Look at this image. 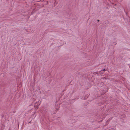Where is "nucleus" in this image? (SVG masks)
Here are the masks:
<instances>
[{
    "instance_id": "f257e3e1",
    "label": "nucleus",
    "mask_w": 130,
    "mask_h": 130,
    "mask_svg": "<svg viewBox=\"0 0 130 130\" xmlns=\"http://www.w3.org/2000/svg\"><path fill=\"white\" fill-rule=\"evenodd\" d=\"M89 95L88 94L86 96H85V98H84V99H83L84 100H86L87 98H88V96H89Z\"/></svg>"
},
{
    "instance_id": "f03ea898",
    "label": "nucleus",
    "mask_w": 130,
    "mask_h": 130,
    "mask_svg": "<svg viewBox=\"0 0 130 130\" xmlns=\"http://www.w3.org/2000/svg\"><path fill=\"white\" fill-rule=\"evenodd\" d=\"M100 72V74H103L104 73V72L102 71V70H101V71Z\"/></svg>"
},
{
    "instance_id": "7ed1b4c3",
    "label": "nucleus",
    "mask_w": 130,
    "mask_h": 130,
    "mask_svg": "<svg viewBox=\"0 0 130 130\" xmlns=\"http://www.w3.org/2000/svg\"><path fill=\"white\" fill-rule=\"evenodd\" d=\"M124 12H125V13H126V16H128V13L127 12H126L125 10V9H124Z\"/></svg>"
},
{
    "instance_id": "20e7f679",
    "label": "nucleus",
    "mask_w": 130,
    "mask_h": 130,
    "mask_svg": "<svg viewBox=\"0 0 130 130\" xmlns=\"http://www.w3.org/2000/svg\"><path fill=\"white\" fill-rule=\"evenodd\" d=\"M106 71V70L105 69H103L102 70V71H103V72H104L105 71Z\"/></svg>"
},
{
    "instance_id": "39448f33",
    "label": "nucleus",
    "mask_w": 130,
    "mask_h": 130,
    "mask_svg": "<svg viewBox=\"0 0 130 130\" xmlns=\"http://www.w3.org/2000/svg\"><path fill=\"white\" fill-rule=\"evenodd\" d=\"M97 21L98 22H99L100 21V20H98Z\"/></svg>"
},
{
    "instance_id": "423d86ee",
    "label": "nucleus",
    "mask_w": 130,
    "mask_h": 130,
    "mask_svg": "<svg viewBox=\"0 0 130 130\" xmlns=\"http://www.w3.org/2000/svg\"><path fill=\"white\" fill-rule=\"evenodd\" d=\"M31 122V121H30V122H29V123H30Z\"/></svg>"
},
{
    "instance_id": "0eeeda50",
    "label": "nucleus",
    "mask_w": 130,
    "mask_h": 130,
    "mask_svg": "<svg viewBox=\"0 0 130 130\" xmlns=\"http://www.w3.org/2000/svg\"><path fill=\"white\" fill-rule=\"evenodd\" d=\"M116 5V4H115V5Z\"/></svg>"
},
{
    "instance_id": "6e6552de",
    "label": "nucleus",
    "mask_w": 130,
    "mask_h": 130,
    "mask_svg": "<svg viewBox=\"0 0 130 130\" xmlns=\"http://www.w3.org/2000/svg\"><path fill=\"white\" fill-rule=\"evenodd\" d=\"M40 104H39V105H38V106H39V105Z\"/></svg>"
},
{
    "instance_id": "1a4fd4ad",
    "label": "nucleus",
    "mask_w": 130,
    "mask_h": 130,
    "mask_svg": "<svg viewBox=\"0 0 130 130\" xmlns=\"http://www.w3.org/2000/svg\"><path fill=\"white\" fill-rule=\"evenodd\" d=\"M37 103V102H36V103Z\"/></svg>"
}]
</instances>
